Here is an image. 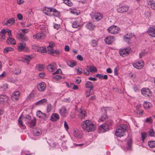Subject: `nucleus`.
Returning <instances> with one entry per match:
<instances>
[{
    "instance_id": "obj_1",
    "label": "nucleus",
    "mask_w": 155,
    "mask_h": 155,
    "mask_svg": "<svg viewBox=\"0 0 155 155\" xmlns=\"http://www.w3.org/2000/svg\"><path fill=\"white\" fill-rule=\"evenodd\" d=\"M81 127L84 131L87 132H93L95 128L94 124L91 120H88L82 121Z\"/></svg>"
},
{
    "instance_id": "obj_2",
    "label": "nucleus",
    "mask_w": 155,
    "mask_h": 155,
    "mask_svg": "<svg viewBox=\"0 0 155 155\" xmlns=\"http://www.w3.org/2000/svg\"><path fill=\"white\" fill-rule=\"evenodd\" d=\"M43 11L45 15L50 16L58 17L60 15V12L52 7H45Z\"/></svg>"
},
{
    "instance_id": "obj_3",
    "label": "nucleus",
    "mask_w": 155,
    "mask_h": 155,
    "mask_svg": "<svg viewBox=\"0 0 155 155\" xmlns=\"http://www.w3.org/2000/svg\"><path fill=\"white\" fill-rule=\"evenodd\" d=\"M128 129V126L125 124H121L116 130L115 134L117 137H121L124 136L125 131Z\"/></svg>"
},
{
    "instance_id": "obj_4",
    "label": "nucleus",
    "mask_w": 155,
    "mask_h": 155,
    "mask_svg": "<svg viewBox=\"0 0 155 155\" xmlns=\"http://www.w3.org/2000/svg\"><path fill=\"white\" fill-rule=\"evenodd\" d=\"M31 119V116L28 115H26L25 116H21L18 120V124L19 127L22 129H25V127L23 124L22 121H25L27 124H28L29 123V121Z\"/></svg>"
},
{
    "instance_id": "obj_5",
    "label": "nucleus",
    "mask_w": 155,
    "mask_h": 155,
    "mask_svg": "<svg viewBox=\"0 0 155 155\" xmlns=\"http://www.w3.org/2000/svg\"><path fill=\"white\" fill-rule=\"evenodd\" d=\"M120 30V28L116 26L112 25L107 29V31L110 34H116L118 33Z\"/></svg>"
},
{
    "instance_id": "obj_6",
    "label": "nucleus",
    "mask_w": 155,
    "mask_h": 155,
    "mask_svg": "<svg viewBox=\"0 0 155 155\" xmlns=\"http://www.w3.org/2000/svg\"><path fill=\"white\" fill-rule=\"evenodd\" d=\"M130 51V48L127 47L125 48L120 49L119 51L120 55L123 57H125L129 55Z\"/></svg>"
},
{
    "instance_id": "obj_7",
    "label": "nucleus",
    "mask_w": 155,
    "mask_h": 155,
    "mask_svg": "<svg viewBox=\"0 0 155 155\" xmlns=\"http://www.w3.org/2000/svg\"><path fill=\"white\" fill-rule=\"evenodd\" d=\"M142 94L144 96L150 97L152 95V93L150 89L147 88H143L141 90Z\"/></svg>"
},
{
    "instance_id": "obj_8",
    "label": "nucleus",
    "mask_w": 155,
    "mask_h": 155,
    "mask_svg": "<svg viewBox=\"0 0 155 155\" xmlns=\"http://www.w3.org/2000/svg\"><path fill=\"white\" fill-rule=\"evenodd\" d=\"M33 38L35 40L43 39L45 38V35L42 31H41L34 34L33 36Z\"/></svg>"
},
{
    "instance_id": "obj_9",
    "label": "nucleus",
    "mask_w": 155,
    "mask_h": 155,
    "mask_svg": "<svg viewBox=\"0 0 155 155\" xmlns=\"http://www.w3.org/2000/svg\"><path fill=\"white\" fill-rule=\"evenodd\" d=\"M72 133L73 136L77 139H80L82 137V133L78 130L77 129H73Z\"/></svg>"
},
{
    "instance_id": "obj_10",
    "label": "nucleus",
    "mask_w": 155,
    "mask_h": 155,
    "mask_svg": "<svg viewBox=\"0 0 155 155\" xmlns=\"http://www.w3.org/2000/svg\"><path fill=\"white\" fill-rule=\"evenodd\" d=\"M147 32L151 37H155V26H152L149 27Z\"/></svg>"
},
{
    "instance_id": "obj_11",
    "label": "nucleus",
    "mask_w": 155,
    "mask_h": 155,
    "mask_svg": "<svg viewBox=\"0 0 155 155\" xmlns=\"http://www.w3.org/2000/svg\"><path fill=\"white\" fill-rule=\"evenodd\" d=\"M83 25L82 22L80 20H76L73 21L72 24V27L74 28H81Z\"/></svg>"
},
{
    "instance_id": "obj_12",
    "label": "nucleus",
    "mask_w": 155,
    "mask_h": 155,
    "mask_svg": "<svg viewBox=\"0 0 155 155\" xmlns=\"http://www.w3.org/2000/svg\"><path fill=\"white\" fill-rule=\"evenodd\" d=\"M129 7L127 5H123L120 7H119L117 8V12L120 13H123L125 12L128 10Z\"/></svg>"
},
{
    "instance_id": "obj_13",
    "label": "nucleus",
    "mask_w": 155,
    "mask_h": 155,
    "mask_svg": "<svg viewBox=\"0 0 155 155\" xmlns=\"http://www.w3.org/2000/svg\"><path fill=\"white\" fill-rule=\"evenodd\" d=\"M144 63L143 61H140L133 64V66L138 69L142 68L143 65Z\"/></svg>"
},
{
    "instance_id": "obj_14",
    "label": "nucleus",
    "mask_w": 155,
    "mask_h": 155,
    "mask_svg": "<svg viewBox=\"0 0 155 155\" xmlns=\"http://www.w3.org/2000/svg\"><path fill=\"white\" fill-rule=\"evenodd\" d=\"M87 115L86 112L84 109H80L78 114V117L80 119H83L86 117Z\"/></svg>"
},
{
    "instance_id": "obj_15",
    "label": "nucleus",
    "mask_w": 155,
    "mask_h": 155,
    "mask_svg": "<svg viewBox=\"0 0 155 155\" xmlns=\"http://www.w3.org/2000/svg\"><path fill=\"white\" fill-rule=\"evenodd\" d=\"M59 113L61 116L63 117H65L68 114V112L66 108L64 107H62L59 110Z\"/></svg>"
},
{
    "instance_id": "obj_16",
    "label": "nucleus",
    "mask_w": 155,
    "mask_h": 155,
    "mask_svg": "<svg viewBox=\"0 0 155 155\" xmlns=\"http://www.w3.org/2000/svg\"><path fill=\"white\" fill-rule=\"evenodd\" d=\"M109 129L108 125L106 124H104L100 126L99 129L101 131L104 132L107 131Z\"/></svg>"
},
{
    "instance_id": "obj_17",
    "label": "nucleus",
    "mask_w": 155,
    "mask_h": 155,
    "mask_svg": "<svg viewBox=\"0 0 155 155\" xmlns=\"http://www.w3.org/2000/svg\"><path fill=\"white\" fill-rule=\"evenodd\" d=\"M46 85L44 82H41L38 84L37 86V88L39 91H42L45 89Z\"/></svg>"
},
{
    "instance_id": "obj_18",
    "label": "nucleus",
    "mask_w": 155,
    "mask_h": 155,
    "mask_svg": "<svg viewBox=\"0 0 155 155\" xmlns=\"http://www.w3.org/2000/svg\"><path fill=\"white\" fill-rule=\"evenodd\" d=\"M114 41V38L112 36H109L106 37L104 39L105 43L108 45L112 44Z\"/></svg>"
},
{
    "instance_id": "obj_19",
    "label": "nucleus",
    "mask_w": 155,
    "mask_h": 155,
    "mask_svg": "<svg viewBox=\"0 0 155 155\" xmlns=\"http://www.w3.org/2000/svg\"><path fill=\"white\" fill-rule=\"evenodd\" d=\"M56 64L55 63H52L49 64L47 67L48 70L50 72H53L55 71L56 68Z\"/></svg>"
},
{
    "instance_id": "obj_20",
    "label": "nucleus",
    "mask_w": 155,
    "mask_h": 155,
    "mask_svg": "<svg viewBox=\"0 0 155 155\" xmlns=\"http://www.w3.org/2000/svg\"><path fill=\"white\" fill-rule=\"evenodd\" d=\"M15 20L14 18H11L6 21L5 20L3 22V23L4 25L9 26L14 24L15 23Z\"/></svg>"
},
{
    "instance_id": "obj_21",
    "label": "nucleus",
    "mask_w": 155,
    "mask_h": 155,
    "mask_svg": "<svg viewBox=\"0 0 155 155\" xmlns=\"http://www.w3.org/2000/svg\"><path fill=\"white\" fill-rule=\"evenodd\" d=\"M20 96V92L18 91H15L12 95L11 98L14 101L17 100Z\"/></svg>"
},
{
    "instance_id": "obj_22",
    "label": "nucleus",
    "mask_w": 155,
    "mask_h": 155,
    "mask_svg": "<svg viewBox=\"0 0 155 155\" xmlns=\"http://www.w3.org/2000/svg\"><path fill=\"white\" fill-rule=\"evenodd\" d=\"M59 118V116L57 113H53L51 116L50 120L52 121H55L58 120Z\"/></svg>"
},
{
    "instance_id": "obj_23",
    "label": "nucleus",
    "mask_w": 155,
    "mask_h": 155,
    "mask_svg": "<svg viewBox=\"0 0 155 155\" xmlns=\"http://www.w3.org/2000/svg\"><path fill=\"white\" fill-rule=\"evenodd\" d=\"M26 44L25 43L22 41L21 43H19L18 45V50L19 51H23L24 49L25 48Z\"/></svg>"
},
{
    "instance_id": "obj_24",
    "label": "nucleus",
    "mask_w": 155,
    "mask_h": 155,
    "mask_svg": "<svg viewBox=\"0 0 155 155\" xmlns=\"http://www.w3.org/2000/svg\"><path fill=\"white\" fill-rule=\"evenodd\" d=\"M42 133V131L41 128H36L34 129L33 133L35 136H38L40 135Z\"/></svg>"
},
{
    "instance_id": "obj_25",
    "label": "nucleus",
    "mask_w": 155,
    "mask_h": 155,
    "mask_svg": "<svg viewBox=\"0 0 155 155\" xmlns=\"http://www.w3.org/2000/svg\"><path fill=\"white\" fill-rule=\"evenodd\" d=\"M36 116L38 118L43 119H45L46 117V114L42 113L40 110H38L37 112Z\"/></svg>"
},
{
    "instance_id": "obj_26",
    "label": "nucleus",
    "mask_w": 155,
    "mask_h": 155,
    "mask_svg": "<svg viewBox=\"0 0 155 155\" xmlns=\"http://www.w3.org/2000/svg\"><path fill=\"white\" fill-rule=\"evenodd\" d=\"M8 99V97L5 95H0V103L3 104L7 101Z\"/></svg>"
},
{
    "instance_id": "obj_27",
    "label": "nucleus",
    "mask_w": 155,
    "mask_h": 155,
    "mask_svg": "<svg viewBox=\"0 0 155 155\" xmlns=\"http://www.w3.org/2000/svg\"><path fill=\"white\" fill-rule=\"evenodd\" d=\"M54 46V43L53 42H51L49 43V45L47 47V51L48 53L49 52H52V50Z\"/></svg>"
},
{
    "instance_id": "obj_28",
    "label": "nucleus",
    "mask_w": 155,
    "mask_h": 155,
    "mask_svg": "<svg viewBox=\"0 0 155 155\" xmlns=\"http://www.w3.org/2000/svg\"><path fill=\"white\" fill-rule=\"evenodd\" d=\"M6 42L8 44H11L12 45H15L16 42L15 39L12 37H8L7 38Z\"/></svg>"
},
{
    "instance_id": "obj_29",
    "label": "nucleus",
    "mask_w": 155,
    "mask_h": 155,
    "mask_svg": "<svg viewBox=\"0 0 155 155\" xmlns=\"http://www.w3.org/2000/svg\"><path fill=\"white\" fill-rule=\"evenodd\" d=\"M134 36V35L132 33H127L123 36V38L124 40H126L133 38Z\"/></svg>"
},
{
    "instance_id": "obj_30",
    "label": "nucleus",
    "mask_w": 155,
    "mask_h": 155,
    "mask_svg": "<svg viewBox=\"0 0 155 155\" xmlns=\"http://www.w3.org/2000/svg\"><path fill=\"white\" fill-rule=\"evenodd\" d=\"M6 29H2L1 31H0V41H2L5 38V34H6Z\"/></svg>"
},
{
    "instance_id": "obj_31",
    "label": "nucleus",
    "mask_w": 155,
    "mask_h": 155,
    "mask_svg": "<svg viewBox=\"0 0 155 155\" xmlns=\"http://www.w3.org/2000/svg\"><path fill=\"white\" fill-rule=\"evenodd\" d=\"M85 85L86 88L90 89V91H91L94 87L93 83L90 81H87Z\"/></svg>"
},
{
    "instance_id": "obj_32",
    "label": "nucleus",
    "mask_w": 155,
    "mask_h": 155,
    "mask_svg": "<svg viewBox=\"0 0 155 155\" xmlns=\"http://www.w3.org/2000/svg\"><path fill=\"white\" fill-rule=\"evenodd\" d=\"M147 2L148 5L150 6L151 8L155 10V1L153 0H147Z\"/></svg>"
},
{
    "instance_id": "obj_33",
    "label": "nucleus",
    "mask_w": 155,
    "mask_h": 155,
    "mask_svg": "<svg viewBox=\"0 0 155 155\" xmlns=\"http://www.w3.org/2000/svg\"><path fill=\"white\" fill-rule=\"evenodd\" d=\"M47 102V100L45 98H44L36 102L35 103V104L36 105L39 106L40 105L44 104L46 103Z\"/></svg>"
},
{
    "instance_id": "obj_34",
    "label": "nucleus",
    "mask_w": 155,
    "mask_h": 155,
    "mask_svg": "<svg viewBox=\"0 0 155 155\" xmlns=\"http://www.w3.org/2000/svg\"><path fill=\"white\" fill-rule=\"evenodd\" d=\"M67 64L69 66L71 67H73L75 66L76 64V62L74 60H69L66 62Z\"/></svg>"
},
{
    "instance_id": "obj_35",
    "label": "nucleus",
    "mask_w": 155,
    "mask_h": 155,
    "mask_svg": "<svg viewBox=\"0 0 155 155\" xmlns=\"http://www.w3.org/2000/svg\"><path fill=\"white\" fill-rule=\"evenodd\" d=\"M70 12L76 15H78L80 13V11L79 10H77L75 8H71L70 9Z\"/></svg>"
},
{
    "instance_id": "obj_36",
    "label": "nucleus",
    "mask_w": 155,
    "mask_h": 155,
    "mask_svg": "<svg viewBox=\"0 0 155 155\" xmlns=\"http://www.w3.org/2000/svg\"><path fill=\"white\" fill-rule=\"evenodd\" d=\"M94 16L95 19L98 21L102 18L103 15L100 13L97 12L94 14Z\"/></svg>"
},
{
    "instance_id": "obj_37",
    "label": "nucleus",
    "mask_w": 155,
    "mask_h": 155,
    "mask_svg": "<svg viewBox=\"0 0 155 155\" xmlns=\"http://www.w3.org/2000/svg\"><path fill=\"white\" fill-rule=\"evenodd\" d=\"M143 105L145 109L150 108L152 106L151 104L148 101H145L143 103Z\"/></svg>"
},
{
    "instance_id": "obj_38",
    "label": "nucleus",
    "mask_w": 155,
    "mask_h": 155,
    "mask_svg": "<svg viewBox=\"0 0 155 155\" xmlns=\"http://www.w3.org/2000/svg\"><path fill=\"white\" fill-rule=\"evenodd\" d=\"M85 27L87 29L90 30H92L94 28L95 26L94 25H93L91 23L89 22L87 23Z\"/></svg>"
},
{
    "instance_id": "obj_39",
    "label": "nucleus",
    "mask_w": 155,
    "mask_h": 155,
    "mask_svg": "<svg viewBox=\"0 0 155 155\" xmlns=\"http://www.w3.org/2000/svg\"><path fill=\"white\" fill-rule=\"evenodd\" d=\"M87 67L89 69V71L91 72H96L97 71L96 67L93 65H91L90 66H87Z\"/></svg>"
},
{
    "instance_id": "obj_40",
    "label": "nucleus",
    "mask_w": 155,
    "mask_h": 155,
    "mask_svg": "<svg viewBox=\"0 0 155 155\" xmlns=\"http://www.w3.org/2000/svg\"><path fill=\"white\" fill-rule=\"evenodd\" d=\"M36 69L39 71H42L45 68V66L44 65L39 64L36 66Z\"/></svg>"
},
{
    "instance_id": "obj_41",
    "label": "nucleus",
    "mask_w": 155,
    "mask_h": 155,
    "mask_svg": "<svg viewBox=\"0 0 155 155\" xmlns=\"http://www.w3.org/2000/svg\"><path fill=\"white\" fill-rule=\"evenodd\" d=\"M37 50V51H39L41 53H45L48 51H47V49H46L45 47H39Z\"/></svg>"
},
{
    "instance_id": "obj_42",
    "label": "nucleus",
    "mask_w": 155,
    "mask_h": 155,
    "mask_svg": "<svg viewBox=\"0 0 155 155\" xmlns=\"http://www.w3.org/2000/svg\"><path fill=\"white\" fill-rule=\"evenodd\" d=\"M32 58V57L30 55H27L25 56L24 57V60L25 61H26L28 64Z\"/></svg>"
},
{
    "instance_id": "obj_43",
    "label": "nucleus",
    "mask_w": 155,
    "mask_h": 155,
    "mask_svg": "<svg viewBox=\"0 0 155 155\" xmlns=\"http://www.w3.org/2000/svg\"><path fill=\"white\" fill-rule=\"evenodd\" d=\"M149 146L151 148H154L155 147V141H150L148 142Z\"/></svg>"
},
{
    "instance_id": "obj_44",
    "label": "nucleus",
    "mask_w": 155,
    "mask_h": 155,
    "mask_svg": "<svg viewBox=\"0 0 155 155\" xmlns=\"http://www.w3.org/2000/svg\"><path fill=\"white\" fill-rule=\"evenodd\" d=\"M132 141L130 139H129L128 141L127 145V150H131Z\"/></svg>"
},
{
    "instance_id": "obj_45",
    "label": "nucleus",
    "mask_w": 155,
    "mask_h": 155,
    "mask_svg": "<svg viewBox=\"0 0 155 155\" xmlns=\"http://www.w3.org/2000/svg\"><path fill=\"white\" fill-rule=\"evenodd\" d=\"M65 4L69 6H72L73 5V3L70 0H65L64 2Z\"/></svg>"
},
{
    "instance_id": "obj_46",
    "label": "nucleus",
    "mask_w": 155,
    "mask_h": 155,
    "mask_svg": "<svg viewBox=\"0 0 155 155\" xmlns=\"http://www.w3.org/2000/svg\"><path fill=\"white\" fill-rule=\"evenodd\" d=\"M14 49L10 47H7L5 48L3 50L4 53H7L9 51H12Z\"/></svg>"
},
{
    "instance_id": "obj_47",
    "label": "nucleus",
    "mask_w": 155,
    "mask_h": 155,
    "mask_svg": "<svg viewBox=\"0 0 155 155\" xmlns=\"http://www.w3.org/2000/svg\"><path fill=\"white\" fill-rule=\"evenodd\" d=\"M107 117L105 114L103 115L99 119V121L103 122L106 120Z\"/></svg>"
},
{
    "instance_id": "obj_48",
    "label": "nucleus",
    "mask_w": 155,
    "mask_h": 155,
    "mask_svg": "<svg viewBox=\"0 0 155 155\" xmlns=\"http://www.w3.org/2000/svg\"><path fill=\"white\" fill-rule=\"evenodd\" d=\"M61 51L60 50H55L54 51L53 49L52 50V52H49V54H61Z\"/></svg>"
},
{
    "instance_id": "obj_49",
    "label": "nucleus",
    "mask_w": 155,
    "mask_h": 155,
    "mask_svg": "<svg viewBox=\"0 0 155 155\" xmlns=\"http://www.w3.org/2000/svg\"><path fill=\"white\" fill-rule=\"evenodd\" d=\"M148 134L152 137L155 136V132L153 129H150L148 132Z\"/></svg>"
},
{
    "instance_id": "obj_50",
    "label": "nucleus",
    "mask_w": 155,
    "mask_h": 155,
    "mask_svg": "<svg viewBox=\"0 0 155 155\" xmlns=\"http://www.w3.org/2000/svg\"><path fill=\"white\" fill-rule=\"evenodd\" d=\"M36 121L35 118H34L31 121H30V124L31 126H34L35 125Z\"/></svg>"
},
{
    "instance_id": "obj_51",
    "label": "nucleus",
    "mask_w": 155,
    "mask_h": 155,
    "mask_svg": "<svg viewBox=\"0 0 155 155\" xmlns=\"http://www.w3.org/2000/svg\"><path fill=\"white\" fill-rule=\"evenodd\" d=\"M52 109V106L50 104H47V111L48 112H50Z\"/></svg>"
},
{
    "instance_id": "obj_52",
    "label": "nucleus",
    "mask_w": 155,
    "mask_h": 155,
    "mask_svg": "<svg viewBox=\"0 0 155 155\" xmlns=\"http://www.w3.org/2000/svg\"><path fill=\"white\" fill-rule=\"evenodd\" d=\"M21 38L23 42L27 41L28 40V37L26 36H22Z\"/></svg>"
},
{
    "instance_id": "obj_53",
    "label": "nucleus",
    "mask_w": 155,
    "mask_h": 155,
    "mask_svg": "<svg viewBox=\"0 0 155 155\" xmlns=\"http://www.w3.org/2000/svg\"><path fill=\"white\" fill-rule=\"evenodd\" d=\"M21 71L19 69H18L13 71V73L16 75H18L21 73Z\"/></svg>"
},
{
    "instance_id": "obj_54",
    "label": "nucleus",
    "mask_w": 155,
    "mask_h": 155,
    "mask_svg": "<svg viewBox=\"0 0 155 155\" xmlns=\"http://www.w3.org/2000/svg\"><path fill=\"white\" fill-rule=\"evenodd\" d=\"M6 33H7L8 35V37H12V35L11 33V31L8 29H6Z\"/></svg>"
},
{
    "instance_id": "obj_55",
    "label": "nucleus",
    "mask_w": 155,
    "mask_h": 155,
    "mask_svg": "<svg viewBox=\"0 0 155 155\" xmlns=\"http://www.w3.org/2000/svg\"><path fill=\"white\" fill-rule=\"evenodd\" d=\"M88 68L87 69L85 68L84 70V73L86 76L88 75L89 74L90 71L88 70Z\"/></svg>"
},
{
    "instance_id": "obj_56",
    "label": "nucleus",
    "mask_w": 155,
    "mask_h": 155,
    "mask_svg": "<svg viewBox=\"0 0 155 155\" xmlns=\"http://www.w3.org/2000/svg\"><path fill=\"white\" fill-rule=\"evenodd\" d=\"M71 86H72V89L74 90H77L78 89V86L73 83H71Z\"/></svg>"
},
{
    "instance_id": "obj_57",
    "label": "nucleus",
    "mask_w": 155,
    "mask_h": 155,
    "mask_svg": "<svg viewBox=\"0 0 155 155\" xmlns=\"http://www.w3.org/2000/svg\"><path fill=\"white\" fill-rule=\"evenodd\" d=\"M97 42L96 40H93L91 42V45L93 47H95L97 45Z\"/></svg>"
},
{
    "instance_id": "obj_58",
    "label": "nucleus",
    "mask_w": 155,
    "mask_h": 155,
    "mask_svg": "<svg viewBox=\"0 0 155 155\" xmlns=\"http://www.w3.org/2000/svg\"><path fill=\"white\" fill-rule=\"evenodd\" d=\"M21 33L25 35L28 32V30L27 29H24L21 30Z\"/></svg>"
},
{
    "instance_id": "obj_59",
    "label": "nucleus",
    "mask_w": 155,
    "mask_h": 155,
    "mask_svg": "<svg viewBox=\"0 0 155 155\" xmlns=\"http://www.w3.org/2000/svg\"><path fill=\"white\" fill-rule=\"evenodd\" d=\"M141 136L143 141L144 139L146 136V134L145 132H143L141 133Z\"/></svg>"
},
{
    "instance_id": "obj_60",
    "label": "nucleus",
    "mask_w": 155,
    "mask_h": 155,
    "mask_svg": "<svg viewBox=\"0 0 155 155\" xmlns=\"http://www.w3.org/2000/svg\"><path fill=\"white\" fill-rule=\"evenodd\" d=\"M17 16L18 19L20 20H22L23 18V16L20 13H18L17 15Z\"/></svg>"
},
{
    "instance_id": "obj_61",
    "label": "nucleus",
    "mask_w": 155,
    "mask_h": 155,
    "mask_svg": "<svg viewBox=\"0 0 155 155\" xmlns=\"http://www.w3.org/2000/svg\"><path fill=\"white\" fill-rule=\"evenodd\" d=\"M77 59L80 61H82L83 60V57L81 55H78L77 56Z\"/></svg>"
},
{
    "instance_id": "obj_62",
    "label": "nucleus",
    "mask_w": 155,
    "mask_h": 155,
    "mask_svg": "<svg viewBox=\"0 0 155 155\" xmlns=\"http://www.w3.org/2000/svg\"><path fill=\"white\" fill-rule=\"evenodd\" d=\"M64 126L66 130L68 131V124H67L66 122L65 121L64 122Z\"/></svg>"
},
{
    "instance_id": "obj_63",
    "label": "nucleus",
    "mask_w": 155,
    "mask_h": 155,
    "mask_svg": "<svg viewBox=\"0 0 155 155\" xmlns=\"http://www.w3.org/2000/svg\"><path fill=\"white\" fill-rule=\"evenodd\" d=\"M38 76L40 78H43L45 77V74L43 72H41L38 74Z\"/></svg>"
},
{
    "instance_id": "obj_64",
    "label": "nucleus",
    "mask_w": 155,
    "mask_h": 155,
    "mask_svg": "<svg viewBox=\"0 0 155 155\" xmlns=\"http://www.w3.org/2000/svg\"><path fill=\"white\" fill-rule=\"evenodd\" d=\"M32 48L33 49L35 50V51H37V50L39 48L38 46L36 45H34L32 46Z\"/></svg>"
}]
</instances>
